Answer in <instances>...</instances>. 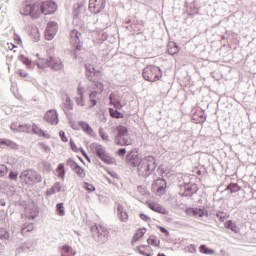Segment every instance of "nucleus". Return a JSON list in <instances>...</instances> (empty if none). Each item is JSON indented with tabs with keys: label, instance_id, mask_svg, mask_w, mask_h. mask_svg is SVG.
<instances>
[{
	"label": "nucleus",
	"instance_id": "nucleus-43",
	"mask_svg": "<svg viewBox=\"0 0 256 256\" xmlns=\"http://www.w3.org/2000/svg\"><path fill=\"white\" fill-rule=\"evenodd\" d=\"M147 243L148 245H153L154 247H157L159 245V239H157V237L155 236H150L147 239Z\"/></svg>",
	"mask_w": 256,
	"mask_h": 256
},
{
	"label": "nucleus",
	"instance_id": "nucleus-53",
	"mask_svg": "<svg viewBox=\"0 0 256 256\" xmlns=\"http://www.w3.org/2000/svg\"><path fill=\"white\" fill-rule=\"evenodd\" d=\"M70 147L72 151H74V153H79V147H77V145L75 144V142H73V140H70Z\"/></svg>",
	"mask_w": 256,
	"mask_h": 256
},
{
	"label": "nucleus",
	"instance_id": "nucleus-4",
	"mask_svg": "<svg viewBox=\"0 0 256 256\" xmlns=\"http://www.w3.org/2000/svg\"><path fill=\"white\" fill-rule=\"evenodd\" d=\"M40 69L51 67L54 71H61L64 67L63 61L59 57L50 56L48 59L40 58L37 63Z\"/></svg>",
	"mask_w": 256,
	"mask_h": 256
},
{
	"label": "nucleus",
	"instance_id": "nucleus-23",
	"mask_svg": "<svg viewBox=\"0 0 256 256\" xmlns=\"http://www.w3.org/2000/svg\"><path fill=\"white\" fill-rule=\"evenodd\" d=\"M97 105V91H92L89 94V102L86 105V109H93Z\"/></svg>",
	"mask_w": 256,
	"mask_h": 256
},
{
	"label": "nucleus",
	"instance_id": "nucleus-41",
	"mask_svg": "<svg viewBox=\"0 0 256 256\" xmlns=\"http://www.w3.org/2000/svg\"><path fill=\"white\" fill-rule=\"evenodd\" d=\"M149 209L155 211L156 213H161V205L157 204V202L148 203Z\"/></svg>",
	"mask_w": 256,
	"mask_h": 256
},
{
	"label": "nucleus",
	"instance_id": "nucleus-1",
	"mask_svg": "<svg viewBox=\"0 0 256 256\" xmlns=\"http://www.w3.org/2000/svg\"><path fill=\"white\" fill-rule=\"evenodd\" d=\"M90 231L96 243L103 245L109 241V230L105 224H95L91 227Z\"/></svg>",
	"mask_w": 256,
	"mask_h": 256
},
{
	"label": "nucleus",
	"instance_id": "nucleus-6",
	"mask_svg": "<svg viewBox=\"0 0 256 256\" xmlns=\"http://www.w3.org/2000/svg\"><path fill=\"white\" fill-rule=\"evenodd\" d=\"M22 15H29L32 19H39L43 12L41 10V4L36 3L32 5H25L21 10Z\"/></svg>",
	"mask_w": 256,
	"mask_h": 256
},
{
	"label": "nucleus",
	"instance_id": "nucleus-31",
	"mask_svg": "<svg viewBox=\"0 0 256 256\" xmlns=\"http://www.w3.org/2000/svg\"><path fill=\"white\" fill-rule=\"evenodd\" d=\"M225 191H230V193H237L239 191H241V186H239V184L237 183H230Z\"/></svg>",
	"mask_w": 256,
	"mask_h": 256
},
{
	"label": "nucleus",
	"instance_id": "nucleus-24",
	"mask_svg": "<svg viewBox=\"0 0 256 256\" xmlns=\"http://www.w3.org/2000/svg\"><path fill=\"white\" fill-rule=\"evenodd\" d=\"M137 251L138 253H140V255H145V256L153 255V250H151L150 246H138Z\"/></svg>",
	"mask_w": 256,
	"mask_h": 256
},
{
	"label": "nucleus",
	"instance_id": "nucleus-62",
	"mask_svg": "<svg viewBox=\"0 0 256 256\" xmlns=\"http://www.w3.org/2000/svg\"><path fill=\"white\" fill-rule=\"evenodd\" d=\"M169 212L165 208H161V215H167Z\"/></svg>",
	"mask_w": 256,
	"mask_h": 256
},
{
	"label": "nucleus",
	"instance_id": "nucleus-28",
	"mask_svg": "<svg viewBox=\"0 0 256 256\" xmlns=\"http://www.w3.org/2000/svg\"><path fill=\"white\" fill-rule=\"evenodd\" d=\"M79 127L85 132L88 133V135H92L93 133V128H91V126H89V124H87V122H79L78 123Z\"/></svg>",
	"mask_w": 256,
	"mask_h": 256
},
{
	"label": "nucleus",
	"instance_id": "nucleus-15",
	"mask_svg": "<svg viewBox=\"0 0 256 256\" xmlns=\"http://www.w3.org/2000/svg\"><path fill=\"white\" fill-rule=\"evenodd\" d=\"M192 119L195 123H205L207 116H205V111L201 108H195L192 110Z\"/></svg>",
	"mask_w": 256,
	"mask_h": 256
},
{
	"label": "nucleus",
	"instance_id": "nucleus-7",
	"mask_svg": "<svg viewBox=\"0 0 256 256\" xmlns=\"http://www.w3.org/2000/svg\"><path fill=\"white\" fill-rule=\"evenodd\" d=\"M159 73H161V69L157 66H147L143 70V77L145 81L155 82L159 81Z\"/></svg>",
	"mask_w": 256,
	"mask_h": 256
},
{
	"label": "nucleus",
	"instance_id": "nucleus-52",
	"mask_svg": "<svg viewBox=\"0 0 256 256\" xmlns=\"http://www.w3.org/2000/svg\"><path fill=\"white\" fill-rule=\"evenodd\" d=\"M17 73H18L19 77H22L23 79H25L26 77H29V73H27L23 69H19Z\"/></svg>",
	"mask_w": 256,
	"mask_h": 256
},
{
	"label": "nucleus",
	"instance_id": "nucleus-29",
	"mask_svg": "<svg viewBox=\"0 0 256 256\" xmlns=\"http://www.w3.org/2000/svg\"><path fill=\"white\" fill-rule=\"evenodd\" d=\"M200 253H203L204 255H214L215 250L207 247V245L202 244L199 246Z\"/></svg>",
	"mask_w": 256,
	"mask_h": 256
},
{
	"label": "nucleus",
	"instance_id": "nucleus-12",
	"mask_svg": "<svg viewBox=\"0 0 256 256\" xmlns=\"http://www.w3.org/2000/svg\"><path fill=\"white\" fill-rule=\"evenodd\" d=\"M186 215H189L190 217H209V212L205 209V207L202 208H186L185 210Z\"/></svg>",
	"mask_w": 256,
	"mask_h": 256
},
{
	"label": "nucleus",
	"instance_id": "nucleus-16",
	"mask_svg": "<svg viewBox=\"0 0 256 256\" xmlns=\"http://www.w3.org/2000/svg\"><path fill=\"white\" fill-rule=\"evenodd\" d=\"M97 75H101L100 70H97L95 68V65L93 64H86V77L89 79V81H95V77Z\"/></svg>",
	"mask_w": 256,
	"mask_h": 256
},
{
	"label": "nucleus",
	"instance_id": "nucleus-44",
	"mask_svg": "<svg viewBox=\"0 0 256 256\" xmlns=\"http://www.w3.org/2000/svg\"><path fill=\"white\" fill-rule=\"evenodd\" d=\"M73 109V101L70 100V98L66 99V102L64 104V111L69 112Z\"/></svg>",
	"mask_w": 256,
	"mask_h": 256
},
{
	"label": "nucleus",
	"instance_id": "nucleus-13",
	"mask_svg": "<svg viewBox=\"0 0 256 256\" xmlns=\"http://www.w3.org/2000/svg\"><path fill=\"white\" fill-rule=\"evenodd\" d=\"M44 121L50 125H57V123H59V114L57 113V110L52 109L47 111L44 114Z\"/></svg>",
	"mask_w": 256,
	"mask_h": 256
},
{
	"label": "nucleus",
	"instance_id": "nucleus-10",
	"mask_svg": "<svg viewBox=\"0 0 256 256\" xmlns=\"http://www.w3.org/2000/svg\"><path fill=\"white\" fill-rule=\"evenodd\" d=\"M105 5V0H89L88 9L90 13H94V15H96L97 13H101V11L105 9Z\"/></svg>",
	"mask_w": 256,
	"mask_h": 256
},
{
	"label": "nucleus",
	"instance_id": "nucleus-30",
	"mask_svg": "<svg viewBox=\"0 0 256 256\" xmlns=\"http://www.w3.org/2000/svg\"><path fill=\"white\" fill-rule=\"evenodd\" d=\"M56 173L59 177V179H62V181H65V165L59 164L56 168Z\"/></svg>",
	"mask_w": 256,
	"mask_h": 256
},
{
	"label": "nucleus",
	"instance_id": "nucleus-32",
	"mask_svg": "<svg viewBox=\"0 0 256 256\" xmlns=\"http://www.w3.org/2000/svg\"><path fill=\"white\" fill-rule=\"evenodd\" d=\"M18 61H21V63H23V65H26V67L28 69H31V65H32V62L31 60L26 57L25 55H19L18 56Z\"/></svg>",
	"mask_w": 256,
	"mask_h": 256
},
{
	"label": "nucleus",
	"instance_id": "nucleus-25",
	"mask_svg": "<svg viewBox=\"0 0 256 256\" xmlns=\"http://www.w3.org/2000/svg\"><path fill=\"white\" fill-rule=\"evenodd\" d=\"M117 209H118V213H119L121 221H124V222L128 221L129 214H127V212L123 208V205L119 204Z\"/></svg>",
	"mask_w": 256,
	"mask_h": 256
},
{
	"label": "nucleus",
	"instance_id": "nucleus-58",
	"mask_svg": "<svg viewBox=\"0 0 256 256\" xmlns=\"http://www.w3.org/2000/svg\"><path fill=\"white\" fill-rule=\"evenodd\" d=\"M15 44H13V43H8L7 44V49H9V51H13L14 49H15Z\"/></svg>",
	"mask_w": 256,
	"mask_h": 256
},
{
	"label": "nucleus",
	"instance_id": "nucleus-56",
	"mask_svg": "<svg viewBox=\"0 0 256 256\" xmlns=\"http://www.w3.org/2000/svg\"><path fill=\"white\" fill-rule=\"evenodd\" d=\"M161 183H162V185H161V191H165V189H167V180H165V179H161Z\"/></svg>",
	"mask_w": 256,
	"mask_h": 256
},
{
	"label": "nucleus",
	"instance_id": "nucleus-3",
	"mask_svg": "<svg viewBox=\"0 0 256 256\" xmlns=\"http://www.w3.org/2000/svg\"><path fill=\"white\" fill-rule=\"evenodd\" d=\"M92 151L93 154L102 161V163H105L106 165H114L115 159L109 152H107V148L101 144H93L92 145Z\"/></svg>",
	"mask_w": 256,
	"mask_h": 256
},
{
	"label": "nucleus",
	"instance_id": "nucleus-36",
	"mask_svg": "<svg viewBox=\"0 0 256 256\" xmlns=\"http://www.w3.org/2000/svg\"><path fill=\"white\" fill-rule=\"evenodd\" d=\"M226 229H230V231H233V233H239V227H237L236 224H233V221L231 220L226 222Z\"/></svg>",
	"mask_w": 256,
	"mask_h": 256
},
{
	"label": "nucleus",
	"instance_id": "nucleus-20",
	"mask_svg": "<svg viewBox=\"0 0 256 256\" xmlns=\"http://www.w3.org/2000/svg\"><path fill=\"white\" fill-rule=\"evenodd\" d=\"M142 160H143V159H141V158L139 157V155H137V154H135V153H130V154L128 155V161H129L131 167H139V165L141 164V161H142Z\"/></svg>",
	"mask_w": 256,
	"mask_h": 256
},
{
	"label": "nucleus",
	"instance_id": "nucleus-46",
	"mask_svg": "<svg viewBox=\"0 0 256 256\" xmlns=\"http://www.w3.org/2000/svg\"><path fill=\"white\" fill-rule=\"evenodd\" d=\"M9 173V168L3 164H0V177H5Z\"/></svg>",
	"mask_w": 256,
	"mask_h": 256
},
{
	"label": "nucleus",
	"instance_id": "nucleus-22",
	"mask_svg": "<svg viewBox=\"0 0 256 256\" xmlns=\"http://www.w3.org/2000/svg\"><path fill=\"white\" fill-rule=\"evenodd\" d=\"M77 94L78 96L75 97V103L79 106V107H85V96L83 95V90H81V88L77 89Z\"/></svg>",
	"mask_w": 256,
	"mask_h": 256
},
{
	"label": "nucleus",
	"instance_id": "nucleus-19",
	"mask_svg": "<svg viewBox=\"0 0 256 256\" xmlns=\"http://www.w3.org/2000/svg\"><path fill=\"white\" fill-rule=\"evenodd\" d=\"M10 128L12 131H18V133H29L30 127L27 124H19L17 122H14L11 124Z\"/></svg>",
	"mask_w": 256,
	"mask_h": 256
},
{
	"label": "nucleus",
	"instance_id": "nucleus-51",
	"mask_svg": "<svg viewBox=\"0 0 256 256\" xmlns=\"http://www.w3.org/2000/svg\"><path fill=\"white\" fill-rule=\"evenodd\" d=\"M161 233L164 235V241H169V230H167L165 227H161Z\"/></svg>",
	"mask_w": 256,
	"mask_h": 256
},
{
	"label": "nucleus",
	"instance_id": "nucleus-35",
	"mask_svg": "<svg viewBox=\"0 0 256 256\" xmlns=\"http://www.w3.org/2000/svg\"><path fill=\"white\" fill-rule=\"evenodd\" d=\"M30 35L33 37L34 41H39V39H41V33L37 27H32Z\"/></svg>",
	"mask_w": 256,
	"mask_h": 256
},
{
	"label": "nucleus",
	"instance_id": "nucleus-47",
	"mask_svg": "<svg viewBox=\"0 0 256 256\" xmlns=\"http://www.w3.org/2000/svg\"><path fill=\"white\" fill-rule=\"evenodd\" d=\"M19 177V173L14 172L13 170L10 171L8 178L10 179V181H17Z\"/></svg>",
	"mask_w": 256,
	"mask_h": 256
},
{
	"label": "nucleus",
	"instance_id": "nucleus-63",
	"mask_svg": "<svg viewBox=\"0 0 256 256\" xmlns=\"http://www.w3.org/2000/svg\"><path fill=\"white\" fill-rule=\"evenodd\" d=\"M14 41H15L18 45H20V43H21V38L15 36Z\"/></svg>",
	"mask_w": 256,
	"mask_h": 256
},
{
	"label": "nucleus",
	"instance_id": "nucleus-21",
	"mask_svg": "<svg viewBox=\"0 0 256 256\" xmlns=\"http://www.w3.org/2000/svg\"><path fill=\"white\" fill-rule=\"evenodd\" d=\"M147 233V229L145 228H140L137 229L132 237L131 244L135 245L139 239H142V237Z\"/></svg>",
	"mask_w": 256,
	"mask_h": 256
},
{
	"label": "nucleus",
	"instance_id": "nucleus-61",
	"mask_svg": "<svg viewBox=\"0 0 256 256\" xmlns=\"http://www.w3.org/2000/svg\"><path fill=\"white\" fill-rule=\"evenodd\" d=\"M28 217V219H36V217H37V212H34V215H28L27 216Z\"/></svg>",
	"mask_w": 256,
	"mask_h": 256
},
{
	"label": "nucleus",
	"instance_id": "nucleus-17",
	"mask_svg": "<svg viewBox=\"0 0 256 256\" xmlns=\"http://www.w3.org/2000/svg\"><path fill=\"white\" fill-rule=\"evenodd\" d=\"M67 165H69L74 173H77L82 179H85V169H83V167L79 166L72 159L67 160Z\"/></svg>",
	"mask_w": 256,
	"mask_h": 256
},
{
	"label": "nucleus",
	"instance_id": "nucleus-48",
	"mask_svg": "<svg viewBox=\"0 0 256 256\" xmlns=\"http://www.w3.org/2000/svg\"><path fill=\"white\" fill-rule=\"evenodd\" d=\"M217 219H219V221H221V223H223L225 221V219L227 218V214L225 212H218L216 214Z\"/></svg>",
	"mask_w": 256,
	"mask_h": 256
},
{
	"label": "nucleus",
	"instance_id": "nucleus-38",
	"mask_svg": "<svg viewBox=\"0 0 256 256\" xmlns=\"http://www.w3.org/2000/svg\"><path fill=\"white\" fill-rule=\"evenodd\" d=\"M56 213L59 217H65V206H63V203H58L56 205Z\"/></svg>",
	"mask_w": 256,
	"mask_h": 256
},
{
	"label": "nucleus",
	"instance_id": "nucleus-45",
	"mask_svg": "<svg viewBox=\"0 0 256 256\" xmlns=\"http://www.w3.org/2000/svg\"><path fill=\"white\" fill-rule=\"evenodd\" d=\"M93 82H94V85H95L96 89H97L98 91H100V93H103V90H104V87H105V86L103 85V82H101V81H99V80H95V78H94Z\"/></svg>",
	"mask_w": 256,
	"mask_h": 256
},
{
	"label": "nucleus",
	"instance_id": "nucleus-55",
	"mask_svg": "<svg viewBox=\"0 0 256 256\" xmlns=\"http://www.w3.org/2000/svg\"><path fill=\"white\" fill-rule=\"evenodd\" d=\"M111 104L114 105L116 109H123V104L121 102H113L111 101Z\"/></svg>",
	"mask_w": 256,
	"mask_h": 256
},
{
	"label": "nucleus",
	"instance_id": "nucleus-40",
	"mask_svg": "<svg viewBox=\"0 0 256 256\" xmlns=\"http://www.w3.org/2000/svg\"><path fill=\"white\" fill-rule=\"evenodd\" d=\"M153 193H159L161 191V180L157 179L152 184Z\"/></svg>",
	"mask_w": 256,
	"mask_h": 256
},
{
	"label": "nucleus",
	"instance_id": "nucleus-33",
	"mask_svg": "<svg viewBox=\"0 0 256 256\" xmlns=\"http://www.w3.org/2000/svg\"><path fill=\"white\" fill-rule=\"evenodd\" d=\"M116 131H117L116 137H121V136L126 135L127 133H129V130L127 129V127L123 126V125L117 126Z\"/></svg>",
	"mask_w": 256,
	"mask_h": 256
},
{
	"label": "nucleus",
	"instance_id": "nucleus-11",
	"mask_svg": "<svg viewBox=\"0 0 256 256\" xmlns=\"http://www.w3.org/2000/svg\"><path fill=\"white\" fill-rule=\"evenodd\" d=\"M58 29L59 27L57 26V22H48L45 31V39H47V41H53L55 35H57Z\"/></svg>",
	"mask_w": 256,
	"mask_h": 256
},
{
	"label": "nucleus",
	"instance_id": "nucleus-59",
	"mask_svg": "<svg viewBox=\"0 0 256 256\" xmlns=\"http://www.w3.org/2000/svg\"><path fill=\"white\" fill-rule=\"evenodd\" d=\"M140 218L143 219V221H149V217L145 214H140Z\"/></svg>",
	"mask_w": 256,
	"mask_h": 256
},
{
	"label": "nucleus",
	"instance_id": "nucleus-26",
	"mask_svg": "<svg viewBox=\"0 0 256 256\" xmlns=\"http://www.w3.org/2000/svg\"><path fill=\"white\" fill-rule=\"evenodd\" d=\"M63 190V185L61 183L56 182L53 187L47 191L46 195H53L54 193H59Z\"/></svg>",
	"mask_w": 256,
	"mask_h": 256
},
{
	"label": "nucleus",
	"instance_id": "nucleus-37",
	"mask_svg": "<svg viewBox=\"0 0 256 256\" xmlns=\"http://www.w3.org/2000/svg\"><path fill=\"white\" fill-rule=\"evenodd\" d=\"M177 51H179V49L177 48L176 43H170L168 45V48H167L168 55H175V53H177Z\"/></svg>",
	"mask_w": 256,
	"mask_h": 256
},
{
	"label": "nucleus",
	"instance_id": "nucleus-39",
	"mask_svg": "<svg viewBox=\"0 0 256 256\" xmlns=\"http://www.w3.org/2000/svg\"><path fill=\"white\" fill-rule=\"evenodd\" d=\"M3 146L10 147V149H19V145L9 139H4Z\"/></svg>",
	"mask_w": 256,
	"mask_h": 256
},
{
	"label": "nucleus",
	"instance_id": "nucleus-42",
	"mask_svg": "<svg viewBox=\"0 0 256 256\" xmlns=\"http://www.w3.org/2000/svg\"><path fill=\"white\" fill-rule=\"evenodd\" d=\"M73 253V248L69 245L62 246V256H70Z\"/></svg>",
	"mask_w": 256,
	"mask_h": 256
},
{
	"label": "nucleus",
	"instance_id": "nucleus-54",
	"mask_svg": "<svg viewBox=\"0 0 256 256\" xmlns=\"http://www.w3.org/2000/svg\"><path fill=\"white\" fill-rule=\"evenodd\" d=\"M59 135H60L61 141H63L64 143H67V141H69V139L67 138V136L63 131H60Z\"/></svg>",
	"mask_w": 256,
	"mask_h": 256
},
{
	"label": "nucleus",
	"instance_id": "nucleus-2",
	"mask_svg": "<svg viewBox=\"0 0 256 256\" xmlns=\"http://www.w3.org/2000/svg\"><path fill=\"white\" fill-rule=\"evenodd\" d=\"M156 167L157 164L155 163V158L153 156L145 157L141 160L138 166V175L140 177H149V175L155 171Z\"/></svg>",
	"mask_w": 256,
	"mask_h": 256
},
{
	"label": "nucleus",
	"instance_id": "nucleus-8",
	"mask_svg": "<svg viewBox=\"0 0 256 256\" xmlns=\"http://www.w3.org/2000/svg\"><path fill=\"white\" fill-rule=\"evenodd\" d=\"M81 33L77 29H73L70 32V45L75 51H81L83 49V42H81Z\"/></svg>",
	"mask_w": 256,
	"mask_h": 256
},
{
	"label": "nucleus",
	"instance_id": "nucleus-18",
	"mask_svg": "<svg viewBox=\"0 0 256 256\" xmlns=\"http://www.w3.org/2000/svg\"><path fill=\"white\" fill-rule=\"evenodd\" d=\"M115 143H116V145H121L123 147V146L132 145L133 140L131 139V136H129V133H127L122 136H116Z\"/></svg>",
	"mask_w": 256,
	"mask_h": 256
},
{
	"label": "nucleus",
	"instance_id": "nucleus-5",
	"mask_svg": "<svg viewBox=\"0 0 256 256\" xmlns=\"http://www.w3.org/2000/svg\"><path fill=\"white\" fill-rule=\"evenodd\" d=\"M20 179L25 185H35L41 183V175L33 170H26L20 174Z\"/></svg>",
	"mask_w": 256,
	"mask_h": 256
},
{
	"label": "nucleus",
	"instance_id": "nucleus-60",
	"mask_svg": "<svg viewBox=\"0 0 256 256\" xmlns=\"http://www.w3.org/2000/svg\"><path fill=\"white\" fill-rule=\"evenodd\" d=\"M189 251L190 253H195V251H197V249L195 248V245H190Z\"/></svg>",
	"mask_w": 256,
	"mask_h": 256
},
{
	"label": "nucleus",
	"instance_id": "nucleus-49",
	"mask_svg": "<svg viewBox=\"0 0 256 256\" xmlns=\"http://www.w3.org/2000/svg\"><path fill=\"white\" fill-rule=\"evenodd\" d=\"M29 231H33V224H28L27 227H23L21 230L22 235H26Z\"/></svg>",
	"mask_w": 256,
	"mask_h": 256
},
{
	"label": "nucleus",
	"instance_id": "nucleus-34",
	"mask_svg": "<svg viewBox=\"0 0 256 256\" xmlns=\"http://www.w3.org/2000/svg\"><path fill=\"white\" fill-rule=\"evenodd\" d=\"M109 113H110V117H112L113 119H123V113L113 109V108H109Z\"/></svg>",
	"mask_w": 256,
	"mask_h": 256
},
{
	"label": "nucleus",
	"instance_id": "nucleus-14",
	"mask_svg": "<svg viewBox=\"0 0 256 256\" xmlns=\"http://www.w3.org/2000/svg\"><path fill=\"white\" fill-rule=\"evenodd\" d=\"M40 7L42 15H51V13H55V11H57V4L52 1L43 2L40 4Z\"/></svg>",
	"mask_w": 256,
	"mask_h": 256
},
{
	"label": "nucleus",
	"instance_id": "nucleus-9",
	"mask_svg": "<svg viewBox=\"0 0 256 256\" xmlns=\"http://www.w3.org/2000/svg\"><path fill=\"white\" fill-rule=\"evenodd\" d=\"M182 191L180 193L181 197H193V195H197L199 186L195 183H185L182 186Z\"/></svg>",
	"mask_w": 256,
	"mask_h": 256
},
{
	"label": "nucleus",
	"instance_id": "nucleus-57",
	"mask_svg": "<svg viewBox=\"0 0 256 256\" xmlns=\"http://www.w3.org/2000/svg\"><path fill=\"white\" fill-rule=\"evenodd\" d=\"M125 153H127V150H125V148H121L117 151V155H119L120 157L125 155Z\"/></svg>",
	"mask_w": 256,
	"mask_h": 256
},
{
	"label": "nucleus",
	"instance_id": "nucleus-64",
	"mask_svg": "<svg viewBox=\"0 0 256 256\" xmlns=\"http://www.w3.org/2000/svg\"><path fill=\"white\" fill-rule=\"evenodd\" d=\"M109 175H111V177H113L114 179H117V173H113V172H108Z\"/></svg>",
	"mask_w": 256,
	"mask_h": 256
},
{
	"label": "nucleus",
	"instance_id": "nucleus-27",
	"mask_svg": "<svg viewBox=\"0 0 256 256\" xmlns=\"http://www.w3.org/2000/svg\"><path fill=\"white\" fill-rule=\"evenodd\" d=\"M32 133L38 135V137H47V134L37 124H32Z\"/></svg>",
	"mask_w": 256,
	"mask_h": 256
},
{
	"label": "nucleus",
	"instance_id": "nucleus-50",
	"mask_svg": "<svg viewBox=\"0 0 256 256\" xmlns=\"http://www.w3.org/2000/svg\"><path fill=\"white\" fill-rule=\"evenodd\" d=\"M83 187H84V189H86V191H89L90 193L95 191V186H93V184H89V183L85 182Z\"/></svg>",
	"mask_w": 256,
	"mask_h": 256
}]
</instances>
